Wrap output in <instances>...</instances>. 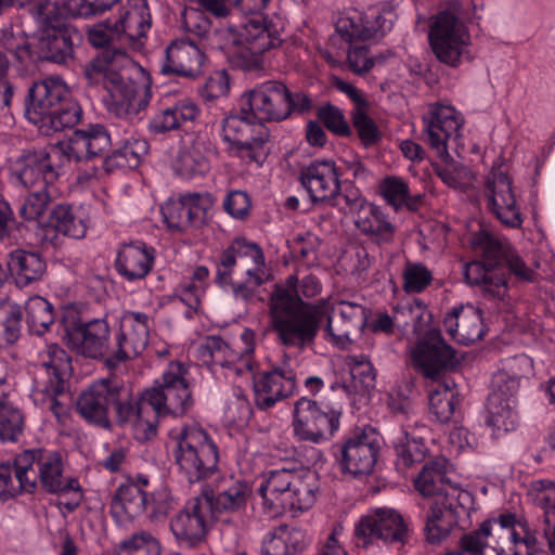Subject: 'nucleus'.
I'll return each instance as SVG.
<instances>
[{"label":"nucleus","instance_id":"obj_1","mask_svg":"<svg viewBox=\"0 0 555 555\" xmlns=\"http://www.w3.org/2000/svg\"><path fill=\"white\" fill-rule=\"evenodd\" d=\"M321 291L322 284L313 274L289 275L285 285L275 286L270 297V313L273 328L284 346L305 349L314 344L326 317L327 302L311 304L302 298L311 299Z\"/></svg>","mask_w":555,"mask_h":555},{"label":"nucleus","instance_id":"obj_2","mask_svg":"<svg viewBox=\"0 0 555 555\" xmlns=\"http://www.w3.org/2000/svg\"><path fill=\"white\" fill-rule=\"evenodd\" d=\"M215 282L230 286L236 300L257 299V288L264 282V256L261 248L245 238H235L220 255Z\"/></svg>","mask_w":555,"mask_h":555},{"label":"nucleus","instance_id":"obj_37","mask_svg":"<svg viewBox=\"0 0 555 555\" xmlns=\"http://www.w3.org/2000/svg\"><path fill=\"white\" fill-rule=\"evenodd\" d=\"M447 332L462 345H470L485 335L480 310L472 305L454 307L444 317Z\"/></svg>","mask_w":555,"mask_h":555},{"label":"nucleus","instance_id":"obj_38","mask_svg":"<svg viewBox=\"0 0 555 555\" xmlns=\"http://www.w3.org/2000/svg\"><path fill=\"white\" fill-rule=\"evenodd\" d=\"M38 61L68 64L74 60L75 41L80 35L76 29L48 30L36 33Z\"/></svg>","mask_w":555,"mask_h":555},{"label":"nucleus","instance_id":"obj_13","mask_svg":"<svg viewBox=\"0 0 555 555\" xmlns=\"http://www.w3.org/2000/svg\"><path fill=\"white\" fill-rule=\"evenodd\" d=\"M251 489L248 483L233 476L221 477L214 487H206L199 495L208 500L211 506V519L237 527L242 514L246 511Z\"/></svg>","mask_w":555,"mask_h":555},{"label":"nucleus","instance_id":"obj_16","mask_svg":"<svg viewBox=\"0 0 555 555\" xmlns=\"http://www.w3.org/2000/svg\"><path fill=\"white\" fill-rule=\"evenodd\" d=\"M288 88L280 80H268L243 93L242 113H250L255 120L264 122L283 121L288 118Z\"/></svg>","mask_w":555,"mask_h":555},{"label":"nucleus","instance_id":"obj_30","mask_svg":"<svg viewBox=\"0 0 555 555\" xmlns=\"http://www.w3.org/2000/svg\"><path fill=\"white\" fill-rule=\"evenodd\" d=\"M67 163L103 157L112 146L111 134L100 124L76 130L67 141L60 142Z\"/></svg>","mask_w":555,"mask_h":555},{"label":"nucleus","instance_id":"obj_5","mask_svg":"<svg viewBox=\"0 0 555 555\" xmlns=\"http://www.w3.org/2000/svg\"><path fill=\"white\" fill-rule=\"evenodd\" d=\"M67 95L65 85L57 79L34 82L25 99L27 119L52 131L74 127L80 119V109Z\"/></svg>","mask_w":555,"mask_h":555},{"label":"nucleus","instance_id":"obj_24","mask_svg":"<svg viewBox=\"0 0 555 555\" xmlns=\"http://www.w3.org/2000/svg\"><path fill=\"white\" fill-rule=\"evenodd\" d=\"M518 380L509 379L505 373H495L487 402V424L498 430L508 431L515 427Z\"/></svg>","mask_w":555,"mask_h":555},{"label":"nucleus","instance_id":"obj_46","mask_svg":"<svg viewBox=\"0 0 555 555\" xmlns=\"http://www.w3.org/2000/svg\"><path fill=\"white\" fill-rule=\"evenodd\" d=\"M42 366L48 375L44 384L53 385L56 391L65 390L67 379L73 372L68 353L57 344L48 345L42 358Z\"/></svg>","mask_w":555,"mask_h":555},{"label":"nucleus","instance_id":"obj_32","mask_svg":"<svg viewBox=\"0 0 555 555\" xmlns=\"http://www.w3.org/2000/svg\"><path fill=\"white\" fill-rule=\"evenodd\" d=\"M339 176L333 160H315L300 170V182L312 202H324L339 194Z\"/></svg>","mask_w":555,"mask_h":555},{"label":"nucleus","instance_id":"obj_51","mask_svg":"<svg viewBox=\"0 0 555 555\" xmlns=\"http://www.w3.org/2000/svg\"><path fill=\"white\" fill-rule=\"evenodd\" d=\"M460 396L447 384H439L429 393V410L439 423H448L452 420L460 406Z\"/></svg>","mask_w":555,"mask_h":555},{"label":"nucleus","instance_id":"obj_44","mask_svg":"<svg viewBox=\"0 0 555 555\" xmlns=\"http://www.w3.org/2000/svg\"><path fill=\"white\" fill-rule=\"evenodd\" d=\"M304 548L305 537L300 530L279 526L263 541L261 555H297Z\"/></svg>","mask_w":555,"mask_h":555},{"label":"nucleus","instance_id":"obj_53","mask_svg":"<svg viewBox=\"0 0 555 555\" xmlns=\"http://www.w3.org/2000/svg\"><path fill=\"white\" fill-rule=\"evenodd\" d=\"M51 204V186L29 188V192L25 196L18 214L26 221L41 222L44 212L49 209Z\"/></svg>","mask_w":555,"mask_h":555},{"label":"nucleus","instance_id":"obj_34","mask_svg":"<svg viewBox=\"0 0 555 555\" xmlns=\"http://www.w3.org/2000/svg\"><path fill=\"white\" fill-rule=\"evenodd\" d=\"M208 204V199L202 194L188 193L167 203L162 211L170 229L182 231L204 223Z\"/></svg>","mask_w":555,"mask_h":555},{"label":"nucleus","instance_id":"obj_62","mask_svg":"<svg viewBox=\"0 0 555 555\" xmlns=\"http://www.w3.org/2000/svg\"><path fill=\"white\" fill-rule=\"evenodd\" d=\"M317 115L326 129L334 134L349 137L352 133L343 111L337 106L326 103L319 107Z\"/></svg>","mask_w":555,"mask_h":555},{"label":"nucleus","instance_id":"obj_12","mask_svg":"<svg viewBox=\"0 0 555 555\" xmlns=\"http://www.w3.org/2000/svg\"><path fill=\"white\" fill-rule=\"evenodd\" d=\"M409 539L408 524L402 515L392 508H377L362 516L353 531L354 544L360 548H369L374 540H380L389 545H404Z\"/></svg>","mask_w":555,"mask_h":555},{"label":"nucleus","instance_id":"obj_4","mask_svg":"<svg viewBox=\"0 0 555 555\" xmlns=\"http://www.w3.org/2000/svg\"><path fill=\"white\" fill-rule=\"evenodd\" d=\"M470 243L481 258L466 264V281L470 285L479 286L489 298H504L508 286L503 264L514 247L506 240H501L486 230L474 233Z\"/></svg>","mask_w":555,"mask_h":555},{"label":"nucleus","instance_id":"obj_45","mask_svg":"<svg viewBox=\"0 0 555 555\" xmlns=\"http://www.w3.org/2000/svg\"><path fill=\"white\" fill-rule=\"evenodd\" d=\"M147 504L149 495L139 485H121L112 498L111 511L117 517L135 518L145 512Z\"/></svg>","mask_w":555,"mask_h":555},{"label":"nucleus","instance_id":"obj_8","mask_svg":"<svg viewBox=\"0 0 555 555\" xmlns=\"http://www.w3.org/2000/svg\"><path fill=\"white\" fill-rule=\"evenodd\" d=\"M173 439L175 463L189 482H199L217 474L219 450L206 430L198 426H185Z\"/></svg>","mask_w":555,"mask_h":555},{"label":"nucleus","instance_id":"obj_63","mask_svg":"<svg viewBox=\"0 0 555 555\" xmlns=\"http://www.w3.org/2000/svg\"><path fill=\"white\" fill-rule=\"evenodd\" d=\"M197 352L205 363L211 362L222 366L230 365L229 353H231V350L220 337H207L198 346Z\"/></svg>","mask_w":555,"mask_h":555},{"label":"nucleus","instance_id":"obj_64","mask_svg":"<svg viewBox=\"0 0 555 555\" xmlns=\"http://www.w3.org/2000/svg\"><path fill=\"white\" fill-rule=\"evenodd\" d=\"M408 191V183L398 177H387L380 184V194L395 210H399L403 207Z\"/></svg>","mask_w":555,"mask_h":555},{"label":"nucleus","instance_id":"obj_57","mask_svg":"<svg viewBox=\"0 0 555 555\" xmlns=\"http://www.w3.org/2000/svg\"><path fill=\"white\" fill-rule=\"evenodd\" d=\"M23 429V417L3 395L0 397V439L15 441Z\"/></svg>","mask_w":555,"mask_h":555},{"label":"nucleus","instance_id":"obj_41","mask_svg":"<svg viewBox=\"0 0 555 555\" xmlns=\"http://www.w3.org/2000/svg\"><path fill=\"white\" fill-rule=\"evenodd\" d=\"M450 468L449 461L443 456L426 462L414 479L415 489L425 498L437 496L451 483Z\"/></svg>","mask_w":555,"mask_h":555},{"label":"nucleus","instance_id":"obj_15","mask_svg":"<svg viewBox=\"0 0 555 555\" xmlns=\"http://www.w3.org/2000/svg\"><path fill=\"white\" fill-rule=\"evenodd\" d=\"M340 412L301 397L294 405V435L301 441L320 443L339 427Z\"/></svg>","mask_w":555,"mask_h":555},{"label":"nucleus","instance_id":"obj_61","mask_svg":"<svg viewBox=\"0 0 555 555\" xmlns=\"http://www.w3.org/2000/svg\"><path fill=\"white\" fill-rule=\"evenodd\" d=\"M403 289L406 293L423 292L433 281V274L423 263L406 261L403 271Z\"/></svg>","mask_w":555,"mask_h":555},{"label":"nucleus","instance_id":"obj_7","mask_svg":"<svg viewBox=\"0 0 555 555\" xmlns=\"http://www.w3.org/2000/svg\"><path fill=\"white\" fill-rule=\"evenodd\" d=\"M282 29L281 21H273L263 15L247 18L240 34L229 29L227 35L230 41L228 54L233 66L243 70L258 68L260 56L282 44Z\"/></svg>","mask_w":555,"mask_h":555},{"label":"nucleus","instance_id":"obj_14","mask_svg":"<svg viewBox=\"0 0 555 555\" xmlns=\"http://www.w3.org/2000/svg\"><path fill=\"white\" fill-rule=\"evenodd\" d=\"M428 38L433 52L441 63L456 67L462 57H470L466 51L469 36L464 24L451 11L438 14L430 26Z\"/></svg>","mask_w":555,"mask_h":555},{"label":"nucleus","instance_id":"obj_23","mask_svg":"<svg viewBox=\"0 0 555 555\" xmlns=\"http://www.w3.org/2000/svg\"><path fill=\"white\" fill-rule=\"evenodd\" d=\"M210 508L208 500L198 494L188 500L170 519V530L181 545L194 547L205 540L211 518Z\"/></svg>","mask_w":555,"mask_h":555},{"label":"nucleus","instance_id":"obj_52","mask_svg":"<svg viewBox=\"0 0 555 555\" xmlns=\"http://www.w3.org/2000/svg\"><path fill=\"white\" fill-rule=\"evenodd\" d=\"M48 224L59 233L73 238H81L86 235L85 222L76 218L67 205H56L48 218Z\"/></svg>","mask_w":555,"mask_h":555},{"label":"nucleus","instance_id":"obj_58","mask_svg":"<svg viewBox=\"0 0 555 555\" xmlns=\"http://www.w3.org/2000/svg\"><path fill=\"white\" fill-rule=\"evenodd\" d=\"M4 48L21 65L28 66L38 61L37 46L34 48L24 33L4 37Z\"/></svg>","mask_w":555,"mask_h":555},{"label":"nucleus","instance_id":"obj_40","mask_svg":"<svg viewBox=\"0 0 555 555\" xmlns=\"http://www.w3.org/2000/svg\"><path fill=\"white\" fill-rule=\"evenodd\" d=\"M154 262V249L144 245L127 244L121 247L116 259L117 271L128 281L146 276Z\"/></svg>","mask_w":555,"mask_h":555},{"label":"nucleus","instance_id":"obj_11","mask_svg":"<svg viewBox=\"0 0 555 555\" xmlns=\"http://www.w3.org/2000/svg\"><path fill=\"white\" fill-rule=\"evenodd\" d=\"M66 164L60 143L49 151L27 149L13 162L12 173L27 189L52 186Z\"/></svg>","mask_w":555,"mask_h":555},{"label":"nucleus","instance_id":"obj_35","mask_svg":"<svg viewBox=\"0 0 555 555\" xmlns=\"http://www.w3.org/2000/svg\"><path fill=\"white\" fill-rule=\"evenodd\" d=\"M34 455L31 468L36 474V486L49 493L62 492L78 487V480L64 477L63 463L57 453H44L41 450H26Z\"/></svg>","mask_w":555,"mask_h":555},{"label":"nucleus","instance_id":"obj_56","mask_svg":"<svg viewBox=\"0 0 555 555\" xmlns=\"http://www.w3.org/2000/svg\"><path fill=\"white\" fill-rule=\"evenodd\" d=\"M65 390L56 391L53 385L43 384L42 388L35 391V401L42 409L50 411L60 424H65L69 417L68 406L61 399Z\"/></svg>","mask_w":555,"mask_h":555},{"label":"nucleus","instance_id":"obj_3","mask_svg":"<svg viewBox=\"0 0 555 555\" xmlns=\"http://www.w3.org/2000/svg\"><path fill=\"white\" fill-rule=\"evenodd\" d=\"M118 55L124 56V53L103 51L86 64L83 75L90 86H103L111 94L112 113L119 118L133 119L146 108L150 89L122 78L114 66V57Z\"/></svg>","mask_w":555,"mask_h":555},{"label":"nucleus","instance_id":"obj_17","mask_svg":"<svg viewBox=\"0 0 555 555\" xmlns=\"http://www.w3.org/2000/svg\"><path fill=\"white\" fill-rule=\"evenodd\" d=\"M413 366L426 378L438 379L453 370L459 360L455 350L448 345L437 328L427 331L420 337L411 351Z\"/></svg>","mask_w":555,"mask_h":555},{"label":"nucleus","instance_id":"obj_25","mask_svg":"<svg viewBox=\"0 0 555 555\" xmlns=\"http://www.w3.org/2000/svg\"><path fill=\"white\" fill-rule=\"evenodd\" d=\"M379 443L375 436L357 433L340 444L336 460L344 474L353 477L370 475L377 462Z\"/></svg>","mask_w":555,"mask_h":555},{"label":"nucleus","instance_id":"obj_39","mask_svg":"<svg viewBox=\"0 0 555 555\" xmlns=\"http://www.w3.org/2000/svg\"><path fill=\"white\" fill-rule=\"evenodd\" d=\"M5 266L8 276L21 288L41 280L47 271V263L39 253L20 248L7 255Z\"/></svg>","mask_w":555,"mask_h":555},{"label":"nucleus","instance_id":"obj_54","mask_svg":"<svg viewBox=\"0 0 555 555\" xmlns=\"http://www.w3.org/2000/svg\"><path fill=\"white\" fill-rule=\"evenodd\" d=\"M162 547L158 540L147 531H139L122 540L116 555H160Z\"/></svg>","mask_w":555,"mask_h":555},{"label":"nucleus","instance_id":"obj_55","mask_svg":"<svg viewBox=\"0 0 555 555\" xmlns=\"http://www.w3.org/2000/svg\"><path fill=\"white\" fill-rule=\"evenodd\" d=\"M473 498L470 493L452 483L439 493L431 504H438L441 511L452 514L456 520L472 504Z\"/></svg>","mask_w":555,"mask_h":555},{"label":"nucleus","instance_id":"obj_60","mask_svg":"<svg viewBox=\"0 0 555 555\" xmlns=\"http://www.w3.org/2000/svg\"><path fill=\"white\" fill-rule=\"evenodd\" d=\"M119 0H65L63 8L72 17H91L105 13Z\"/></svg>","mask_w":555,"mask_h":555},{"label":"nucleus","instance_id":"obj_27","mask_svg":"<svg viewBox=\"0 0 555 555\" xmlns=\"http://www.w3.org/2000/svg\"><path fill=\"white\" fill-rule=\"evenodd\" d=\"M298 373L288 362L259 374L254 378L255 404L267 410L276 401L292 396L296 389Z\"/></svg>","mask_w":555,"mask_h":555},{"label":"nucleus","instance_id":"obj_28","mask_svg":"<svg viewBox=\"0 0 555 555\" xmlns=\"http://www.w3.org/2000/svg\"><path fill=\"white\" fill-rule=\"evenodd\" d=\"M126 392L115 405L117 420L120 424L131 423L134 436L139 441H149L157 435V414L147 400V392L144 390L139 399H131L130 391L122 386Z\"/></svg>","mask_w":555,"mask_h":555},{"label":"nucleus","instance_id":"obj_33","mask_svg":"<svg viewBox=\"0 0 555 555\" xmlns=\"http://www.w3.org/2000/svg\"><path fill=\"white\" fill-rule=\"evenodd\" d=\"M165 61L160 67L164 75H178L195 78L202 73L205 55L202 50L189 39L173 40L165 50Z\"/></svg>","mask_w":555,"mask_h":555},{"label":"nucleus","instance_id":"obj_6","mask_svg":"<svg viewBox=\"0 0 555 555\" xmlns=\"http://www.w3.org/2000/svg\"><path fill=\"white\" fill-rule=\"evenodd\" d=\"M319 490L317 474L306 468L270 472L259 488L263 504L275 513L309 509Z\"/></svg>","mask_w":555,"mask_h":555},{"label":"nucleus","instance_id":"obj_42","mask_svg":"<svg viewBox=\"0 0 555 555\" xmlns=\"http://www.w3.org/2000/svg\"><path fill=\"white\" fill-rule=\"evenodd\" d=\"M356 227L377 244L392 242L396 228L382 209L373 204L365 205L354 219Z\"/></svg>","mask_w":555,"mask_h":555},{"label":"nucleus","instance_id":"obj_9","mask_svg":"<svg viewBox=\"0 0 555 555\" xmlns=\"http://www.w3.org/2000/svg\"><path fill=\"white\" fill-rule=\"evenodd\" d=\"M516 517L504 514L498 518L483 521L478 530L464 534L461 547L474 555H524L517 550L519 543L530 547L533 538H520L515 530ZM525 555H533L527 552Z\"/></svg>","mask_w":555,"mask_h":555},{"label":"nucleus","instance_id":"obj_48","mask_svg":"<svg viewBox=\"0 0 555 555\" xmlns=\"http://www.w3.org/2000/svg\"><path fill=\"white\" fill-rule=\"evenodd\" d=\"M25 318L29 332L43 335L54 323L53 306L41 296L30 297L25 305Z\"/></svg>","mask_w":555,"mask_h":555},{"label":"nucleus","instance_id":"obj_22","mask_svg":"<svg viewBox=\"0 0 555 555\" xmlns=\"http://www.w3.org/2000/svg\"><path fill=\"white\" fill-rule=\"evenodd\" d=\"M125 395L122 385L117 380L101 379L81 392L76 403L77 411L90 424L109 429L108 406Z\"/></svg>","mask_w":555,"mask_h":555},{"label":"nucleus","instance_id":"obj_26","mask_svg":"<svg viewBox=\"0 0 555 555\" xmlns=\"http://www.w3.org/2000/svg\"><path fill=\"white\" fill-rule=\"evenodd\" d=\"M485 196L488 208L502 224L509 228H520L522 223L519 207L512 188V180L502 170H492L485 181Z\"/></svg>","mask_w":555,"mask_h":555},{"label":"nucleus","instance_id":"obj_50","mask_svg":"<svg viewBox=\"0 0 555 555\" xmlns=\"http://www.w3.org/2000/svg\"><path fill=\"white\" fill-rule=\"evenodd\" d=\"M31 15L38 23L37 33H48V30H63V29H75L66 24V18L72 17L67 15L63 3L51 2L44 0L40 4H37L35 9L30 11Z\"/></svg>","mask_w":555,"mask_h":555},{"label":"nucleus","instance_id":"obj_43","mask_svg":"<svg viewBox=\"0 0 555 555\" xmlns=\"http://www.w3.org/2000/svg\"><path fill=\"white\" fill-rule=\"evenodd\" d=\"M393 449L396 452L395 463L399 470H404L422 463L428 452L424 439L411 434L405 426H402L396 435Z\"/></svg>","mask_w":555,"mask_h":555},{"label":"nucleus","instance_id":"obj_49","mask_svg":"<svg viewBox=\"0 0 555 555\" xmlns=\"http://www.w3.org/2000/svg\"><path fill=\"white\" fill-rule=\"evenodd\" d=\"M459 520L452 514L441 511L438 504H431L425 518L424 533L430 544H439L446 540Z\"/></svg>","mask_w":555,"mask_h":555},{"label":"nucleus","instance_id":"obj_20","mask_svg":"<svg viewBox=\"0 0 555 555\" xmlns=\"http://www.w3.org/2000/svg\"><path fill=\"white\" fill-rule=\"evenodd\" d=\"M149 315L143 312L130 311L124 317L111 354L105 359L108 367H116L121 362L141 354L149 344Z\"/></svg>","mask_w":555,"mask_h":555},{"label":"nucleus","instance_id":"obj_36","mask_svg":"<svg viewBox=\"0 0 555 555\" xmlns=\"http://www.w3.org/2000/svg\"><path fill=\"white\" fill-rule=\"evenodd\" d=\"M34 455L23 452L14 460V464H0V499H11L22 491L33 492L36 489V474L31 463Z\"/></svg>","mask_w":555,"mask_h":555},{"label":"nucleus","instance_id":"obj_21","mask_svg":"<svg viewBox=\"0 0 555 555\" xmlns=\"http://www.w3.org/2000/svg\"><path fill=\"white\" fill-rule=\"evenodd\" d=\"M222 138L231 149L246 151L250 162H258L259 150L269 140V131L250 113L231 115L222 121Z\"/></svg>","mask_w":555,"mask_h":555},{"label":"nucleus","instance_id":"obj_59","mask_svg":"<svg viewBox=\"0 0 555 555\" xmlns=\"http://www.w3.org/2000/svg\"><path fill=\"white\" fill-rule=\"evenodd\" d=\"M367 107L353 108L351 111L352 126L364 146L375 145L382 138V134L375 121L367 115Z\"/></svg>","mask_w":555,"mask_h":555},{"label":"nucleus","instance_id":"obj_47","mask_svg":"<svg viewBox=\"0 0 555 555\" xmlns=\"http://www.w3.org/2000/svg\"><path fill=\"white\" fill-rule=\"evenodd\" d=\"M147 149V142L144 140H126L104 158V168L106 171L115 168H135Z\"/></svg>","mask_w":555,"mask_h":555},{"label":"nucleus","instance_id":"obj_31","mask_svg":"<svg viewBox=\"0 0 555 555\" xmlns=\"http://www.w3.org/2000/svg\"><path fill=\"white\" fill-rule=\"evenodd\" d=\"M424 133L427 142L436 151L440 158L449 157L447 142L456 138L463 121L451 106L439 105L434 107L428 115L423 117Z\"/></svg>","mask_w":555,"mask_h":555},{"label":"nucleus","instance_id":"obj_19","mask_svg":"<svg viewBox=\"0 0 555 555\" xmlns=\"http://www.w3.org/2000/svg\"><path fill=\"white\" fill-rule=\"evenodd\" d=\"M67 347L77 354L89 359L108 358L109 326L105 319L76 320L65 327Z\"/></svg>","mask_w":555,"mask_h":555},{"label":"nucleus","instance_id":"obj_29","mask_svg":"<svg viewBox=\"0 0 555 555\" xmlns=\"http://www.w3.org/2000/svg\"><path fill=\"white\" fill-rule=\"evenodd\" d=\"M325 332L331 336L333 343L345 348L350 341V335L364 330L367 323V310L365 307L349 302L339 301L330 311L326 305Z\"/></svg>","mask_w":555,"mask_h":555},{"label":"nucleus","instance_id":"obj_10","mask_svg":"<svg viewBox=\"0 0 555 555\" xmlns=\"http://www.w3.org/2000/svg\"><path fill=\"white\" fill-rule=\"evenodd\" d=\"M186 370L180 362H171L155 386L146 389L147 400L160 417L183 416L193 405L192 392L185 378Z\"/></svg>","mask_w":555,"mask_h":555},{"label":"nucleus","instance_id":"obj_18","mask_svg":"<svg viewBox=\"0 0 555 555\" xmlns=\"http://www.w3.org/2000/svg\"><path fill=\"white\" fill-rule=\"evenodd\" d=\"M152 24L147 2L137 0L133 8L121 15L114 24L108 22L94 25L88 31L89 42L95 48H103L122 35L134 40L146 35Z\"/></svg>","mask_w":555,"mask_h":555}]
</instances>
